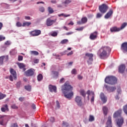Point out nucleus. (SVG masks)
I'll list each match as a JSON object with an SVG mask.
<instances>
[{"label":"nucleus","instance_id":"f257e3e1","mask_svg":"<svg viewBox=\"0 0 127 127\" xmlns=\"http://www.w3.org/2000/svg\"><path fill=\"white\" fill-rule=\"evenodd\" d=\"M62 91L64 94L65 98L68 100H71L74 96L73 92V87L70 85L69 82L66 81L64 85L62 86Z\"/></svg>","mask_w":127,"mask_h":127},{"label":"nucleus","instance_id":"bb28decb","mask_svg":"<svg viewBox=\"0 0 127 127\" xmlns=\"http://www.w3.org/2000/svg\"><path fill=\"white\" fill-rule=\"evenodd\" d=\"M75 102L77 104L78 106L80 105V96H77L75 97Z\"/></svg>","mask_w":127,"mask_h":127},{"label":"nucleus","instance_id":"680f3d73","mask_svg":"<svg viewBox=\"0 0 127 127\" xmlns=\"http://www.w3.org/2000/svg\"><path fill=\"white\" fill-rule=\"evenodd\" d=\"M55 56L56 59H59V60H61L60 58H59L60 56H59V55H56Z\"/></svg>","mask_w":127,"mask_h":127},{"label":"nucleus","instance_id":"2f4dec72","mask_svg":"<svg viewBox=\"0 0 127 127\" xmlns=\"http://www.w3.org/2000/svg\"><path fill=\"white\" fill-rule=\"evenodd\" d=\"M48 11L50 14H52V13H53L54 12V10H53V8H52V7L50 6H49L48 7Z\"/></svg>","mask_w":127,"mask_h":127},{"label":"nucleus","instance_id":"49530a36","mask_svg":"<svg viewBox=\"0 0 127 127\" xmlns=\"http://www.w3.org/2000/svg\"><path fill=\"white\" fill-rule=\"evenodd\" d=\"M56 106L57 109H59L60 108V103H59V101H58V100L56 101Z\"/></svg>","mask_w":127,"mask_h":127},{"label":"nucleus","instance_id":"4468645a","mask_svg":"<svg viewBox=\"0 0 127 127\" xmlns=\"http://www.w3.org/2000/svg\"><path fill=\"white\" fill-rule=\"evenodd\" d=\"M34 74V71L32 69H30L25 72V75H26L28 77H29L30 76H33Z\"/></svg>","mask_w":127,"mask_h":127},{"label":"nucleus","instance_id":"e2e57ef3","mask_svg":"<svg viewBox=\"0 0 127 127\" xmlns=\"http://www.w3.org/2000/svg\"><path fill=\"white\" fill-rule=\"evenodd\" d=\"M25 19L27 20H30V16H25Z\"/></svg>","mask_w":127,"mask_h":127},{"label":"nucleus","instance_id":"ea45409f","mask_svg":"<svg viewBox=\"0 0 127 127\" xmlns=\"http://www.w3.org/2000/svg\"><path fill=\"white\" fill-rule=\"evenodd\" d=\"M68 42L69 41L67 39H64L61 42V44H66V43H68Z\"/></svg>","mask_w":127,"mask_h":127},{"label":"nucleus","instance_id":"603ef678","mask_svg":"<svg viewBox=\"0 0 127 127\" xmlns=\"http://www.w3.org/2000/svg\"><path fill=\"white\" fill-rule=\"evenodd\" d=\"M11 127H18L17 123H14L11 125Z\"/></svg>","mask_w":127,"mask_h":127},{"label":"nucleus","instance_id":"2eb2a0df","mask_svg":"<svg viewBox=\"0 0 127 127\" xmlns=\"http://www.w3.org/2000/svg\"><path fill=\"white\" fill-rule=\"evenodd\" d=\"M113 13L114 11H113V10L111 9L105 15V18H106V19H108V18H110V16H112V15H113Z\"/></svg>","mask_w":127,"mask_h":127},{"label":"nucleus","instance_id":"c9c22d12","mask_svg":"<svg viewBox=\"0 0 127 127\" xmlns=\"http://www.w3.org/2000/svg\"><path fill=\"white\" fill-rule=\"evenodd\" d=\"M39 10L40 12H44L45 11V8L43 6H40L39 8Z\"/></svg>","mask_w":127,"mask_h":127},{"label":"nucleus","instance_id":"0e129e2a","mask_svg":"<svg viewBox=\"0 0 127 127\" xmlns=\"http://www.w3.org/2000/svg\"><path fill=\"white\" fill-rule=\"evenodd\" d=\"M64 80H65L64 78H62V79H61V80H60V83H64Z\"/></svg>","mask_w":127,"mask_h":127},{"label":"nucleus","instance_id":"e433bc0d","mask_svg":"<svg viewBox=\"0 0 127 127\" xmlns=\"http://www.w3.org/2000/svg\"><path fill=\"white\" fill-rule=\"evenodd\" d=\"M25 89L27 91H28L29 92H30V91H31V86H30L29 85L25 86Z\"/></svg>","mask_w":127,"mask_h":127},{"label":"nucleus","instance_id":"6e6d98bb","mask_svg":"<svg viewBox=\"0 0 127 127\" xmlns=\"http://www.w3.org/2000/svg\"><path fill=\"white\" fill-rule=\"evenodd\" d=\"M88 18H92V17H94V14H89L88 15Z\"/></svg>","mask_w":127,"mask_h":127},{"label":"nucleus","instance_id":"423d86ee","mask_svg":"<svg viewBox=\"0 0 127 127\" xmlns=\"http://www.w3.org/2000/svg\"><path fill=\"white\" fill-rule=\"evenodd\" d=\"M57 21V18L55 19L54 20H52L50 18H49L46 20V25L48 26H51L53 23H55Z\"/></svg>","mask_w":127,"mask_h":127},{"label":"nucleus","instance_id":"bf43d9fd","mask_svg":"<svg viewBox=\"0 0 127 127\" xmlns=\"http://www.w3.org/2000/svg\"><path fill=\"white\" fill-rule=\"evenodd\" d=\"M19 101H20V102H23V101H24V97H21L19 98Z\"/></svg>","mask_w":127,"mask_h":127},{"label":"nucleus","instance_id":"774afa93","mask_svg":"<svg viewBox=\"0 0 127 127\" xmlns=\"http://www.w3.org/2000/svg\"><path fill=\"white\" fill-rule=\"evenodd\" d=\"M32 109H33V110H35L36 109V107L35 104L32 105Z\"/></svg>","mask_w":127,"mask_h":127},{"label":"nucleus","instance_id":"5701e85b","mask_svg":"<svg viewBox=\"0 0 127 127\" xmlns=\"http://www.w3.org/2000/svg\"><path fill=\"white\" fill-rule=\"evenodd\" d=\"M52 75L54 79L57 78L59 75V72H58V71H52Z\"/></svg>","mask_w":127,"mask_h":127},{"label":"nucleus","instance_id":"c756f323","mask_svg":"<svg viewBox=\"0 0 127 127\" xmlns=\"http://www.w3.org/2000/svg\"><path fill=\"white\" fill-rule=\"evenodd\" d=\"M30 54L31 55H35L36 56H37L39 55V53H38V52L36 51H31Z\"/></svg>","mask_w":127,"mask_h":127},{"label":"nucleus","instance_id":"09e8293b","mask_svg":"<svg viewBox=\"0 0 127 127\" xmlns=\"http://www.w3.org/2000/svg\"><path fill=\"white\" fill-rule=\"evenodd\" d=\"M22 60H23V57H22V56H18V61H22Z\"/></svg>","mask_w":127,"mask_h":127},{"label":"nucleus","instance_id":"72a5a7b5","mask_svg":"<svg viewBox=\"0 0 127 127\" xmlns=\"http://www.w3.org/2000/svg\"><path fill=\"white\" fill-rule=\"evenodd\" d=\"M31 25V22H26L23 23L22 24V26L24 27V26H29V25Z\"/></svg>","mask_w":127,"mask_h":127},{"label":"nucleus","instance_id":"393cba45","mask_svg":"<svg viewBox=\"0 0 127 127\" xmlns=\"http://www.w3.org/2000/svg\"><path fill=\"white\" fill-rule=\"evenodd\" d=\"M69 3H71V0H65L64 1L62 2V4L63 6H64V7H66Z\"/></svg>","mask_w":127,"mask_h":127},{"label":"nucleus","instance_id":"4c0bfd02","mask_svg":"<svg viewBox=\"0 0 127 127\" xmlns=\"http://www.w3.org/2000/svg\"><path fill=\"white\" fill-rule=\"evenodd\" d=\"M127 23H124L122 24L121 27L120 28V30H122V29H124L126 26H127Z\"/></svg>","mask_w":127,"mask_h":127},{"label":"nucleus","instance_id":"8fccbe9b","mask_svg":"<svg viewBox=\"0 0 127 127\" xmlns=\"http://www.w3.org/2000/svg\"><path fill=\"white\" fill-rule=\"evenodd\" d=\"M12 109H15V110H17V109H18V107H17L15 104H13L11 106Z\"/></svg>","mask_w":127,"mask_h":127},{"label":"nucleus","instance_id":"c85d7f7f","mask_svg":"<svg viewBox=\"0 0 127 127\" xmlns=\"http://www.w3.org/2000/svg\"><path fill=\"white\" fill-rule=\"evenodd\" d=\"M37 80L38 82H41V81H42L43 80V75L41 74H39L37 76Z\"/></svg>","mask_w":127,"mask_h":127},{"label":"nucleus","instance_id":"f03ea898","mask_svg":"<svg viewBox=\"0 0 127 127\" xmlns=\"http://www.w3.org/2000/svg\"><path fill=\"white\" fill-rule=\"evenodd\" d=\"M112 50L109 47H103L99 51L98 54L99 55L100 59H105L110 54Z\"/></svg>","mask_w":127,"mask_h":127},{"label":"nucleus","instance_id":"f3484780","mask_svg":"<svg viewBox=\"0 0 127 127\" xmlns=\"http://www.w3.org/2000/svg\"><path fill=\"white\" fill-rule=\"evenodd\" d=\"M100 97L101 99V100L102 101L103 104H105V103H107V97L105 96V94H104V93H101L100 94Z\"/></svg>","mask_w":127,"mask_h":127},{"label":"nucleus","instance_id":"69168bd1","mask_svg":"<svg viewBox=\"0 0 127 127\" xmlns=\"http://www.w3.org/2000/svg\"><path fill=\"white\" fill-rule=\"evenodd\" d=\"M57 7H64V6H63V4H62H62H58V5H57Z\"/></svg>","mask_w":127,"mask_h":127},{"label":"nucleus","instance_id":"cd10ccee","mask_svg":"<svg viewBox=\"0 0 127 127\" xmlns=\"http://www.w3.org/2000/svg\"><path fill=\"white\" fill-rule=\"evenodd\" d=\"M87 21H88V19L87 18V17H83L81 19L80 24H84V23H86Z\"/></svg>","mask_w":127,"mask_h":127},{"label":"nucleus","instance_id":"c03bdc74","mask_svg":"<svg viewBox=\"0 0 127 127\" xmlns=\"http://www.w3.org/2000/svg\"><path fill=\"white\" fill-rule=\"evenodd\" d=\"M6 95L2 94V93H0V100H2L4 98H5Z\"/></svg>","mask_w":127,"mask_h":127},{"label":"nucleus","instance_id":"aec40b11","mask_svg":"<svg viewBox=\"0 0 127 127\" xmlns=\"http://www.w3.org/2000/svg\"><path fill=\"white\" fill-rule=\"evenodd\" d=\"M49 90L50 92H55V93H56V91L57 90V87L55 86H53L52 85H49Z\"/></svg>","mask_w":127,"mask_h":127},{"label":"nucleus","instance_id":"a19ab883","mask_svg":"<svg viewBox=\"0 0 127 127\" xmlns=\"http://www.w3.org/2000/svg\"><path fill=\"white\" fill-rule=\"evenodd\" d=\"M123 111L125 113L126 115H127V105L123 107Z\"/></svg>","mask_w":127,"mask_h":127},{"label":"nucleus","instance_id":"de8ad7c7","mask_svg":"<svg viewBox=\"0 0 127 127\" xmlns=\"http://www.w3.org/2000/svg\"><path fill=\"white\" fill-rule=\"evenodd\" d=\"M16 26H17V27H21V26H22V24H21L20 22H17Z\"/></svg>","mask_w":127,"mask_h":127},{"label":"nucleus","instance_id":"3c124183","mask_svg":"<svg viewBox=\"0 0 127 127\" xmlns=\"http://www.w3.org/2000/svg\"><path fill=\"white\" fill-rule=\"evenodd\" d=\"M21 85V81H18L16 83V86L17 88H19Z\"/></svg>","mask_w":127,"mask_h":127},{"label":"nucleus","instance_id":"39448f33","mask_svg":"<svg viewBox=\"0 0 127 127\" xmlns=\"http://www.w3.org/2000/svg\"><path fill=\"white\" fill-rule=\"evenodd\" d=\"M10 73L11 74L10 75L9 78L10 81L12 82L13 81V79L14 80H16V78H17L16 71H15V70H14V69L11 68L10 69Z\"/></svg>","mask_w":127,"mask_h":127},{"label":"nucleus","instance_id":"1a4fd4ad","mask_svg":"<svg viewBox=\"0 0 127 127\" xmlns=\"http://www.w3.org/2000/svg\"><path fill=\"white\" fill-rule=\"evenodd\" d=\"M85 56L88 57L87 63H88V64H92V62H93V61L94 60L93 59V57H94V55H93V54L87 53L85 54Z\"/></svg>","mask_w":127,"mask_h":127},{"label":"nucleus","instance_id":"58836bf2","mask_svg":"<svg viewBox=\"0 0 127 127\" xmlns=\"http://www.w3.org/2000/svg\"><path fill=\"white\" fill-rule=\"evenodd\" d=\"M104 13H97L96 14V18H101L103 16V14Z\"/></svg>","mask_w":127,"mask_h":127},{"label":"nucleus","instance_id":"052dcab7","mask_svg":"<svg viewBox=\"0 0 127 127\" xmlns=\"http://www.w3.org/2000/svg\"><path fill=\"white\" fill-rule=\"evenodd\" d=\"M73 32H69L66 33L65 34L66 35H71V34H73Z\"/></svg>","mask_w":127,"mask_h":127},{"label":"nucleus","instance_id":"f704fd0d","mask_svg":"<svg viewBox=\"0 0 127 127\" xmlns=\"http://www.w3.org/2000/svg\"><path fill=\"white\" fill-rule=\"evenodd\" d=\"M88 120L89 122H94L95 121V117L93 115H90Z\"/></svg>","mask_w":127,"mask_h":127},{"label":"nucleus","instance_id":"4d7b16f0","mask_svg":"<svg viewBox=\"0 0 127 127\" xmlns=\"http://www.w3.org/2000/svg\"><path fill=\"white\" fill-rule=\"evenodd\" d=\"M50 122H51V123H54L55 122V119L54 117H51L50 118Z\"/></svg>","mask_w":127,"mask_h":127},{"label":"nucleus","instance_id":"412c9836","mask_svg":"<svg viewBox=\"0 0 127 127\" xmlns=\"http://www.w3.org/2000/svg\"><path fill=\"white\" fill-rule=\"evenodd\" d=\"M5 120H6V119H5V116L0 115V125H1V126H4L3 121H5Z\"/></svg>","mask_w":127,"mask_h":127},{"label":"nucleus","instance_id":"7c9ffc66","mask_svg":"<svg viewBox=\"0 0 127 127\" xmlns=\"http://www.w3.org/2000/svg\"><path fill=\"white\" fill-rule=\"evenodd\" d=\"M80 95L83 97L84 99H85V98H86V91L83 89L81 90Z\"/></svg>","mask_w":127,"mask_h":127},{"label":"nucleus","instance_id":"473e14b6","mask_svg":"<svg viewBox=\"0 0 127 127\" xmlns=\"http://www.w3.org/2000/svg\"><path fill=\"white\" fill-rule=\"evenodd\" d=\"M16 53H17V52L15 49L11 50V51L10 52V54H11V55H15Z\"/></svg>","mask_w":127,"mask_h":127},{"label":"nucleus","instance_id":"9b49d317","mask_svg":"<svg viewBox=\"0 0 127 127\" xmlns=\"http://www.w3.org/2000/svg\"><path fill=\"white\" fill-rule=\"evenodd\" d=\"M116 123L119 127H122V126L124 124V118L121 117L118 118L116 120Z\"/></svg>","mask_w":127,"mask_h":127},{"label":"nucleus","instance_id":"a211bd4d","mask_svg":"<svg viewBox=\"0 0 127 127\" xmlns=\"http://www.w3.org/2000/svg\"><path fill=\"white\" fill-rule=\"evenodd\" d=\"M110 31L111 32H119V31H121V29L117 26H114L110 28Z\"/></svg>","mask_w":127,"mask_h":127},{"label":"nucleus","instance_id":"864d4df0","mask_svg":"<svg viewBox=\"0 0 127 127\" xmlns=\"http://www.w3.org/2000/svg\"><path fill=\"white\" fill-rule=\"evenodd\" d=\"M51 36L55 37V36H57V32H54L53 33L51 34Z\"/></svg>","mask_w":127,"mask_h":127},{"label":"nucleus","instance_id":"7ed1b4c3","mask_svg":"<svg viewBox=\"0 0 127 127\" xmlns=\"http://www.w3.org/2000/svg\"><path fill=\"white\" fill-rule=\"evenodd\" d=\"M117 81L118 79L117 78L113 76H107L105 79V83L109 84L110 85H115V84H117Z\"/></svg>","mask_w":127,"mask_h":127},{"label":"nucleus","instance_id":"ddd939ff","mask_svg":"<svg viewBox=\"0 0 127 127\" xmlns=\"http://www.w3.org/2000/svg\"><path fill=\"white\" fill-rule=\"evenodd\" d=\"M97 37H98V32L95 31L90 34L89 38L91 40H95Z\"/></svg>","mask_w":127,"mask_h":127},{"label":"nucleus","instance_id":"a18cd8bd","mask_svg":"<svg viewBox=\"0 0 127 127\" xmlns=\"http://www.w3.org/2000/svg\"><path fill=\"white\" fill-rule=\"evenodd\" d=\"M63 127H67L69 126V124H68V123H67L66 122L64 121L63 122Z\"/></svg>","mask_w":127,"mask_h":127},{"label":"nucleus","instance_id":"0eeeda50","mask_svg":"<svg viewBox=\"0 0 127 127\" xmlns=\"http://www.w3.org/2000/svg\"><path fill=\"white\" fill-rule=\"evenodd\" d=\"M122 112L123 110H122V109H119L118 111L115 112L113 115V118H114V119H116V118H119V119L122 118Z\"/></svg>","mask_w":127,"mask_h":127},{"label":"nucleus","instance_id":"6ab92c4d","mask_svg":"<svg viewBox=\"0 0 127 127\" xmlns=\"http://www.w3.org/2000/svg\"><path fill=\"white\" fill-rule=\"evenodd\" d=\"M4 58L6 59V61L8 60V56H1L0 57V65H2L3 64V60Z\"/></svg>","mask_w":127,"mask_h":127},{"label":"nucleus","instance_id":"37998d69","mask_svg":"<svg viewBox=\"0 0 127 127\" xmlns=\"http://www.w3.org/2000/svg\"><path fill=\"white\" fill-rule=\"evenodd\" d=\"M71 73L72 75H76L77 74V70L74 68L71 70Z\"/></svg>","mask_w":127,"mask_h":127},{"label":"nucleus","instance_id":"9d476101","mask_svg":"<svg viewBox=\"0 0 127 127\" xmlns=\"http://www.w3.org/2000/svg\"><path fill=\"white\" fill-rule=\"evenodd\" d=\"M105 87L109 93L115 92V91L117 90V87H111L107 85H105Z\"/></svg>","mask_w":127,"mask_h":127},{"label":"nucleus","instance_id":"20e7f679","mask_svg":"<svg viewBox=\"0 0 127 127\" xmlns=\"http://www.w3.org/2000/svg\"><path fill=\"white\" fill-rule=\"evenodd\" d=\"M109 6L106 4H102L99 6V10L101 13H106L108 11Z\"/></svg>","mask_w":127,"mask_h":127},{"label":"nucleus","instance_id":"b1692460","mask_svg":"<svg viewBox=\"0 0 127 127\" xmlns=\"http://www.w3.org/2000/svg\"><path fill=\"white\" fill-rule=\"evenodd\" d=\"M102 110L103 111V114L105 116H107L108 115V112H109V109L107 106H103L102 108Z\"/></svg>","mask_w":127,"mask_h":127},{"label":"nucleus","instance_id":"dca6fc26","mask_svg":"<svg viewBox=\"0 0 127 127\" xmlns=\"http://www.w3.org/2000/svg\"><path fill=\"white\" fill-rule=\"evenodd\" d=\"M126 70V65L125 64H121L119 67V73H123L125 72Z\"/></svg>","mask_w":127,"mask_h":127},{"label":"nucleus","instance_id":"4be33fe9","mask_svg":"<svg viewBox=\"0 0 127 127\" xmlns=\"http://www.w3.org/2000/svg\"><path fill=\"white\" fill-rule=\"evenodd\" d=\"M1 112H4L5 111H7L8 112V106H7V104L3 105L1 108Z\"/></svg>","mask_w":127,"mask_h":127},{"label":"nucleus","instance_id":"79ce46f5","mask_svg":"<svg viewBox=\"0 0 127 127\" xmlns=\"http://www.w3.org/2000/svg\"><path fill=\"white\" fill-rule=\"evenodd\" d=\"M91 94H92V95H93V96L91 99V102H94V99H95V93H94V92L91 91Z\"/></svg>","mask_w":127,"mask_h":127},{"label":"nucleus","instance_id":"f8f14e48","mask_svg":"<svg viewBox=\"0 0 127 127\" xmlns=\"http://www.w3.org/2000/svg\"><path fill=\"white\" fill-rule=\"evenodd\" d=\"M121 50L124 52V53H127V42H124L121 45Z\"/></svg>","mask_w":127,"mask_h":127},{"label":"nucleus","instance_id":"a878e982","mask_svg":"<svg viewBox=\"0 0 127 127\" xmlns=\"http://www.w3.org/2000/svg\"><path fill=\"white\" fill-rule=\"evenodd\" d=\"M18 66L20 69H23V71H25V70H26L25 68V65L23 64L19 63L18 64Z\"/></svg>","mask_w":127,"mask_h":127},{"label":"nucleus","instance_id":"13d9d810","mask_svg":"<svg viewBox=\"0 0 127 127\" xmlns=\"http://www.w3.org/2000/svg\"><path fill=\"white\" fill-rule=\"evenodd\" d=\"M5 39V37H3L2 36H0V41H2V40H4Z\"/></svg>","mask_w":127,"mask_h":127},{"label":"nucleus","instance_id":"6e6552de","mask_svg":"<svg viewBox=\"0 0 127 127\" xmlns=\"http://www.w3.org/2000/svg\"><path fill=\"white\" fill-rule=\"evenodd\" d=\"M31 36H38L41 34V31L40 30H35L30 32Z\"/></svg>","mask_w":127,"mask_h":127},{"label":"nucleus","instance_id":"338daca9","mask_svg":"<svg viewBox=\"0 0 127 127\" xmlns=\"http://www.w3.org/2000/svg\"><path fill=\"white\" fill-rule=\"evenodd\" d=\"M73 54V51H71L70 52L68 53L67 55V56H70V55H72Z\"/></svg>","mask_w":127,"mask_h":127},{"label":"nucleus","instance_id":"5fc2aeb1","mask_svg":"<svg viewBox=\"0 0 127 127\" xmlns=\"http://www.w3.org/2000/svg\"><path fill=\"white\" fill-rule=\"evenodd\" d=\"M34 63L35 64H37V63H39V59H35V60H34Z\"/></svg>","mask_w":127,"mask_h":127}]
</instances>
